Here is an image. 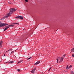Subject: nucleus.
<instances>
[{
    "label": "nucleus",
    "mask_w": 74,
    "mask_h": 74,
    "mask_svg": "<svg viewBox=\"0 0 74 74\" xmlns=\"http://www.w3.org/2000/svg\"><path fill=\"white\" fill-rule=\"evenodd\" d=\"M10 50H11V49H10V50H9L8 51H10Z\"/></svg>",
    "instance_id": "28"
},
{
    "label": "nucleus",
    "mask_w": 74,
    "mask_h": 74,
    "mask_svg": "<svg viewBox=\"0 0 74 74\" xmlns=\"http://www.w3.org/2000/svg\"><path fill=\"white\" fill-rule=\"evenodd\" d=\"M71 51L72 52H74V48L72 49Z\"/></svg>",
    "instance_id": "12"
},
{
    "label": "nucleus",
    "mask_w": 74,
    "mask_h": 74,
    "mask_svg": "<svg viewBox=\"0 0 74 74\" xmlns=\"http://www.w3.org/2000/svg\"><path fill=\"white\" fill-rule=\"evenodd\" d=\"M1 23V22L0 21V24Z\"/></svg>",
    "instance_id": "29"
},
{
    "label": "nucleus",
    "mask_w": 74,
    "mask_h": 74,
    "mask_svg": "<svg viewBox=\"0 0 74 74\" xmlns=\"http://www.w3.org/2000/svg\"><path fill=\"white\" fill-rule=\"evenodd\" d=\"M51 67H50V68L49 69V70L48 71H50V70L51 69Z\"/></svg>",
    "instance_id": "23"
},
{
    "label": "nucleus",
    "mask_w": 74,
    "mask_h": 74,
    "mask_svg": "<svg viewBox=\"0 0 74 74\" xmlns=\"http://www.w3.org/2000/svg\"><path fill=\"white\" fill-rule=\"evenodd\" d=\"M8 62H6V63H7Z\"/></svg>",
    "instance_id": "30"
},
{
    "label": "nucleus",
    "mask_w": 74,
    "mask_h": 74,
    "mask_svg": "<svg viewBox=\"0 0 74 74\" xmlns=\"http://www.w3.org/2000/svg\"><path fill=\"white\" fill-rule=\"evenodd\" d=\"M63 60V57H61H61H60L58 58V59H57V62L58 63V60H59V62L60 63V62H62V61Z\"/></svg>",
    "instance_id": "2"
},
{
    "label": "nucleus",
    "mask_w": 74,
    "mask_h": 74,
    "mask_svg": "<svg viewBox=\"0 0 74 74\" xmlns=\"http://www.w3.org/2000/svg\"><path fill=\"white\" fill-rule=\"evenodd\" d=\"M36 70V68H35L34 69L32 70V71H31L32 73H33V74H34V73H35V71Z\"/></svg>",
    "instance_id": "5"
},
{
    "label": "nucleus",
    "mask_w": 74,
    "mask_h": 74,
    "mask_svg": "<svg viewBox=\"0 0 74 74\" xmlns=\"http://www.w3.org/2000/svg\"><path fill=\"white\" fill-rule=\"evenodd\" d=\"M14 62L13 61H11L10 62H9V63H14Z\"/></svg>",
    "instance_id": "14"
},
{
    "label": "nucleus",
    "mask_w": 74,
    "mask_h": 74,
    "mask_svg": "<svg viewBox=\"0 0 74 74\" xmlns=\"http://www.w3.org/2000/svg\"><path fill=\"white\" fill-rule=\"evenodd\" d=\"M18 72L20 71V69H18Z\"/></svg>",
    "instance_id": "22"
},
{
    "label": "nucleus",
    "mask_w": 74,
    "mask_h": 74,
    "mask_svg": "<svg viewBox=\"0 0 74 74\" xmlns=\"http://www.w3.org/2000/svg\"><path fill=\"white\" fill-rule=\"evenodd\" d=\"M4 56H6L5 54H4Z\"/></svg>",
    "instance_id": "27"
},
{
    "label": "nucleus",
    "mask_w": 74,
    "mask_h": 74,
    "mask_svg": "<svg viewBox=\"0 0 74 74\" xmlns=\"http://www.w3.org/2000/svg\"><path fill=\"white\" fill-rule=\"evenodd\" d=\"M8 25V24L6 23H3L0 25V27H2Z\"/></svg>",
    "instance_id": "3"
},
{
    "label": "nucleus",
    "mask_w": 74,
    "mask_h": 74,
    "mask_svg": "<svg viewBox=\"0 0 74 74\" xmlns=\"http://www.w3.org/2000/svg\"><path fill=\"white\" fill-rule=\"evenodd\" d=\"M68 67V66L67 65V66H66V69H69V67Z\"/></svg>",
    "instance_id": "13"
},
{
    "label": "nucleus",
    "mask_w": 74,
    "mask_h": 74,
    "mask_svg": "<svg viewBox=\"0 0 74 74\" xmlns=\"http://www.w3.org/2000/svg\"><path fill=\"white\" fill-rule=\"evenodd\" d=\"M13 52H14V51H12L11 52V53H12Z\"/></svg>",
    "instance_id": "26"
},
{
    "label": "nucleus",
    "mask_w": 74,
    "mask_h": 74,
    "mask_svg": "<svg viewBox=\"0 0 74 74\" xmlns=\"http://www.w3.org/2000/svg\"><path fill=\"white\" fill-rule=\"evenodd\" d=\"M2 44H3V41L2 40L0 42V45L1 48L2 47Z\"/></svg>",
    "instance_id": "6"
},
{
    "label": "nucleus",
    "mask_w": 74,
    "mask_h": 74,
    "mask_svg": "<svg viewBox=\"0 0 74 74\" xmlns=\"http://www.w3.org/2000/svg\"><path fill=\"white\" fill-rule=\"evenodd\" d=\"M7 28H6V27H5V28L4 29V31H5V30H7Z\"/></svg>",
    "instance_id": "17"
},
{
    "label": "nucleus",
    "mask_w": 74,
    "mask_h": 74,
    "mask_svg": "<svg viewBox=\"0 0 74 74\" xmlns=\"http://www.w3.org/2000/svg\"><path fill=\"white\" fill-rule=\"evenodd\" d=\"M32 58V57H30L29 58H28V59H27V60L30 59H31Z\"/></svg>",
    "instance_id": "18"
},
{
    "label": "nucleus",
    "mask_w": 74,
    "mask_h": 74,
    "mask_svg": "<svg viewBox=\"0 0 74 74\" xmlns=\"http://www.w3.org/2000/svg\"><path fill=\"white\" fill-rule=\"evenodd\" d=\"M23 60H20L19 61H18V62L17 64H18L19 63H22V62Z\"/></svg>",
    "instance_id": "11"
},
{
    "label": "nucleus",
    "mask_w": 74,
    "mask_h": 74,
    "mask_svg": "<svg viewBox=\"0 0 74 74\" xmlns=\"http://www.w3.org/2000/svg\"><path fill=\"white\" fill-rule=\"evenodd\" d=\"M8 3H9V4H10H10H12V3H10V2H8Z\"/></svg>",
    "instance_id": "25"
},
{
    "label": "nucleus",
    "mask_w": 74,
    "mask_h": 74,
    "mask_svg": "<svg viewBox=\"0 0 74 74\" xmlns=\"http://www.w3.org/2000/svg\"><path fill=\"white\" fill-rule=\"evenodd\" d=\"M72 56L73 57H74V54H72Z\"/></svg>",
    "instance_id": "20"
},
{
    "label": "nucleus",
    "mask_w": 74,
    "mask_h": 74,
    "mask_svg": "<svg viewBox=\"0 0 74 74\" xmlns=\"http://www.w3.org/2000/svg\"><path fill=\"white\" fill-rule=\"evenodd\" d=\"M9 25L10 27H14L15 26V25H14V24L11 25Z\"/></svg>",
    "instance_id": "10"
},
{
    "label": "nucleus",
    "mask_w": 74,
    "mask_h": 74,
    "mask_svg": "<svg viewBox=\"0 0 74 74\" xmlns=\"http://www.w3.org/2000/svg\"><path fill=\"white\" fill-rule=\"evenodd\" d=\"M10 12L7 14V16H6L5 17V18H8V16H10L11 15H9L10 14H12L15 11L17 10V9H15L14 8H12L10 9Z\"/></svg>",
    "instance_id": "1"
},
{
    "label": "nucleus",
    "mask_w": 74,
    "mask_h": 74,
    "mask_svg": "<svg viewBox=\"0 0 74 74\" xmlns=\"http://www.w3.org/2000/svg\"><path fill=\"white\" fill-rule=\"evenodd\" d=\"M5 27L7 29L8 28H10V26H9V25L6 26Z\"/></svg>",
    "instance_id": "8"
},
{
    "label": "nucleus",
    "mask_w": 74,
    "mask_h": 74,
    "mask_svg": "<svg viewBox=\"0 0 74 74\" xmlns=\"http://www.w3.org/2000/svg\"><path fill=\"white\" fill-rule=\"evenodd\" d=\"M15 18H20L21 19H22V20L23 19V16H18L16 17H15Z\"/></svg>",
    "instance_id": "4"
},
{
    "label": "nucleus",
    "mask_w": 74,
    "mask_h": 74,
    "mask_svg": "<svg viewBox=\"0 0 74 74\" xmlns=\"http://www.w3.org/2000/svg\"><path fill=\"white\" fill-rule=\"evenodd\" d=\"M65 57V55H63V57H62L63 58V59H64V58Z\"/></svg>",
    "instance_id": "15"
},
{
    "label": "nucleus",
    "mask_w": 74,
    "mask_h": 74,
    "mask_svg": "<svg viewBox=\"0 0 74 74\" xmlns=\"http://www.w3.org/2000/svg\"><path fill=\"white\" fill-rule=\"evenodd\" d=\"M9 53H10V54L11 53V52H9Z\"/></svg>",
    "instance_id": "24"
},
{
    "label": "nucleus",
    "mask_w": 74,
    "mask_h": 74,
    "mask_svg": "<svg viewBox=\"0 0 74 74\" xmlns=\"http://www.w3.org/2000/svg\"><path fill=\"white\" fill-rule=\"evenodd\" d=\"M71 74H74L73 72V71H71Z\"/></svg>",
    "instance_id": "16"
},
{
    "label": "nucleus",
    "mask_w": 74,
    "mask_h": 74,
    "mask_svg": "<svg viewBox=\"0 0 74 74\" xmlns=\"http://www.w3.org/2000/svg\"><path fill=\"white\" fill-rule=\"evenodd\" d=\"M40 63V61H38L36 62V63H35V65H36L37 64H38Z\"/></svg>",
    "instance_id": "7"
},
{
    "label": "nucleus",
    "mask_w": 74,
    "mask_h": 74,
    "mask_svg": "<svg viewBox=\"0 0 74 74\" xmlns=\"http://www.w3.org/2000/svg\"><path fill=\"white\" fill-rule=\"evenodd\" d=\"M72 67V65H70V66H69V68H71Z\"/></svg>",
    "instance_id": "19"
},
{
    "label": "nucleus",
    "mask_w": 74,
    "mask_h": 74,
    "mask_svg": "<svg viewBox=\"0 0 74 74\" xmlns=\"http://www.w3.org/2000/svg\"><path fill=\"white\" fill-rule=\"evenodd\" d=\"M19 23H12V24H16V25H19Z\"/></svg>",
    "instance_id": "9"
},
{
    "label": "nucleus",
    "mask_w": 74,
    "mask_h": 74,
    "mask_svg": "<svg viewBox=\"0 0 74 74\" xmlns=\"http://www.w3.org/2000/svg\"><path fill=\"white\" fill-rule=\"evenodd\" d=\"M25 2H28V1L27 0H25Z\"/></svg>",
    "instance_id": "21"
}]
</instances>
